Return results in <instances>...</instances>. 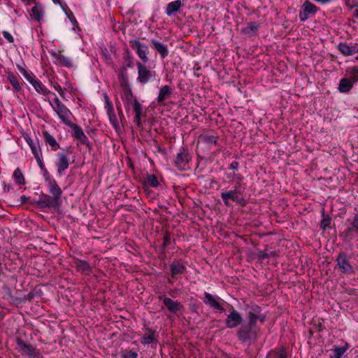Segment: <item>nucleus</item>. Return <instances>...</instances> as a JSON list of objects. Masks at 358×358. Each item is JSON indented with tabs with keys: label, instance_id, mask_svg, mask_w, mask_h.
<instances>
[{
	"label": "nucleus",
	"instance_id": "obj_1",
	"mask_svg": "<svg viewBox=\"0 0 358 358\" xmlns=\"http://www.w3.org/2000/svg\"><path fill=\"white\" fill-rule=\"evenodd\" d=\"M121 99L123 102L125 110L129 115L131 110L135 114L134 122L138 128H142L143 124L141 116L143 113V106L140 101L134 97L131 90H127L122 92Z\"/></svg>",
	"mask_w": 358,
	"mask_h": 358
},
{
	"label": "nucleus",
	"instance_id": "obj_2",
	"mask_svg": "<svg viewBox=\"0 0 358 358\" xmlns=\"http://www.w3.org/2000/svg\"><path fill=\"white\" fill-rule=\"evenodd\" d=\"M48 102L62 123L66 126L73 123L71 122V120L74 118L73 113L64 103L60 101L56 95L55 96L53 102L49 99Z\"/></svg>",
	"mask_w": 358,
	"mask_h": 358
},
{
	"label": "nucleus",
	"instance_id": "obj_3",
	"mask_svg": "<svg viewBox=\"0 0 358 358\" xmlns=\"http://www.w3.org/2000/svg\"><path fill=\"white\" fill-rule=\"evenodd\" d=\"M243 191V189H239L238 184H236L234 189L222 192L220 196L226 206H231L230 201H233L237 204L244 206L246 204V201L242 196Z\"/></svg>",
	"mask_w": 358,
	"mask_h": 358
},
{
	"label": "nucleus",
	"instance_id": "obj_4",
	"mask_svg": "<svg viewBox=\"0 0 358 358\" xmlns=\"http://www.w3.org/2000/svg\"><path fill=\"white\" fill-rule=\"evenodd\" d=\"M191 159L192 157L188 149L181 147L175 157L174 165L179 171H187L190 169L189 162Z\"/></svg>",
	"mask_w": 358,
	"mask_h": 358
},
{
	"label": "nucleus",
	"instance_id": "obj_5",
	"mask_svg": "<svg viewBox=\"0 0 358 358\" xmlns=\"http://www.w3.org/2000/svg\"><path fill=\"white\" fill-rule=\"evenodd\" d=\"M16 343L17 349L22 356H27L29 358H43L39 350L31 345L27 344L21 338H17Z\"/></svg>",
	"mask_w": 358,
	"mask_h": 358
},
{
	"label": "nucleus",
	"instance_id": "obj_6",
	"mask_svg": "<svg viewBox=\"0 0 358 358\" xmlns=\"http://www.w3.org/2000/svg\"><path fill=\"white\" fill-rule=\"evenodd\" d=\"M336 262L341 274L350 275L354 273V268L350 262V257L345 252H339Z\"/></svg>",
	"mask_w": 358,
	"mask_h": 358
},
{
	"label": "nucleus",
	"instance_id": "obj_7",
	"mask_svg": "<svg viewBox=\"0 0 358 358\" xmlns=\"http://www.w3.org/2000/svg\"><path fill=\"white\" fill-rule=\"evenodd\" d=\"M236 335L238 340L241 342L250 343L256 338V328L247 324H243L238 329Z\"/></svg>",
	"mask_w": 358,
	"mask_h": 358
},
{
	"label": "nucleus",
	"instance_id": "obj_8",
	"mask_svg": "<svg viewBox=\"0 0 358 358\" xmlns=\"http://www.w3.org/2000/svg\"><path fill=\"white\" fill-rule=\"evenodd\" d=\"M40 208H59L62 204V201H58L52 196L42 193L39 195L38 199L35 201Z\"/></svg>",
	"mask_w": 358,
	"mask_h": 358
},
{
	"label": "nucleus",
	"instance_id": "obj_9",
	"mask_svg": "<svg viewBox=\"0 0 358 358\" xmlns=\"http://www.w3.org/2000/svg\"><path fill=\"white\" fill-rule=\"evenodd\" d=\"M320 8L315 4L312 3L309 0H306L301 5L299 17L301 22H306L309 17L314 15Z\"/></svg>",
	"mask_w": 358,
	"mask_h": 358
},
{
	"label": "nucleus",
	"instance_id": "obj_10",
	"mask_svg": "<svg viewBox=\"0 0 358 358\" xmlns=\"http://www.w3.org/2000/svg\"><path fill=\"white\" fill-rule=\"evenodd\" d=\"M346 225L348 227L341 234V236L345 239L352 240L354 234H358V213L355 214L351 220H347Z\"/></svg>",
	"mask_w": 358,
	"mask_h": 358
},
{
	"label": "nucleus",
	"instance_id": "obj_11",
	"mask_svg": "<svg viewBox=\"0 0 358 358\" xmlns=\"http://www.w3.org/2000/svg\"><path fill=\"white\" fill-rule=\"evenodd\" d=\"M72 130L71 136L78 141V144L85 145L89 149L91 148V143L87 136L83 132L82 128L75 123H71L68 126Z\"/></svg>",
	"mask_w": 358,
	"mask_h": 358
},
{
	"label": "nucleus",
	"instance_id": "obj_12",
	"mask_svg": "<svg viewBox=\"0 0 358 358\" xmlns=\"http://www.w3.org/2000/svg\"><path fill=\"white\" fill-rule=\"evenodd\" d=\"M45 180L47 182L49 193L58 201H62L61 197L62 195V190L57 183L55 179L52 176H50L46 170L45 173Z\"/></svg>",
	"mask_w": 358,
	"mask_h": 358
},
{
	"label": "nucleus",
	"instance_id": "obj_13",
	"mask_svg": "<svg viewBox=\"0 0 358 358\" xmlns=\"http://www.w3.org/2000/svg\"><path fill=\"white\" fill-rule=\"evenodd\" d=\"M130 47L134 50L138 57L142 59L144 64L149 61L147 56L148 47L145 43H142L139 39H133L129 41Z\"/></svg>",
	"mask_w": 358,
	"mask_h": 358
},
{
	"label": "nucleus",
	"instance_id": "obj_14",
	"mask_svg": "<svg viewBox=\"0 0 358 358\" xmlns=\"http://www.w3.org/2000/svg\"><path fill=\"white\" fill-rule=\"evenodd\" d=\"M158 298L163 302L168 311L173 314H176L177 313L184 310L183 305L178 301H174L164 294L159 295Z\"/></svg>",
	"mask_w": 358,
	"mask_h": 358
},
{
	"label": "nucleus",
	"instance_id": "obj_15",
	"mask_svg": "<svg viewBox=\"0 0 358 358\" xmlns=\"http://www.w3.org/2000/svg\"><path fill=\"white\" fill-rule=\"evenodd\" d=\"M136 65L138 75L137 80L140 83L146 84L155 77L150 69L143 64L137 62Z\"/></svg>",
	"mask_w": 358,
	"mask_h": 358
},
{
	"label": "nucleus",
	"instance_id": "obj_16",
	"mask_svg": "<svg viewBox=\"0 0 358 358\" xmlns=\"http://www.w3.org/2000/svg\"><path fill=\"white\" fill-rule=\"evenodd\" d=\"M171 275L177 279L178 276L183 275L187 271V262L182 259H174L170 264Z\"/></svg>",
	"mask_w": 358,
	"mask_h": 358
},
{
	"label": "nucleus",
	"instance_id": "obj_17",
	"mask_svg": "<svg viewBox=\"0 0 358 358\" xmlns=\"http://www.w3.org/2000/svg\"><path fill=\"white\" fill-rule=\"evenodd\" d=\"M218 138L216 134L203 133L199 137L198 145H201L203 148L210 149L213 145H217Z\"/></svg>",
	"mask_w": 358,
	"mask_h": 358
},
{
	"label": "nucleus",
	"instance_id": "obj_18",
	"mask_svg": "<svg viewBox=\"0 0 358 358\" xmlns=\"http://www.w3.org/2000/svg\"><path fill=\"white\" fill-rule=\"evenodd\" d=\"M243 317L237 310H233L227 315L225 320V325L229 329H234L241 324Z\"/></svg>",
	"mask_w": 358,
	"mask_h": 358
},
{
	"label": "nucleus",
	"instance_id": "obj_19",
	"mask_svg": "<svg viewBox=\"0 0 358 358\" xmlns=\"http://www.w3.org/2000/svg\"><path fill=\"white\" fill-rule=\"evenodd\" d=\"M204 296L205 299L203 300V303L206 305L209 306L210 308L220 310L223 311L224 308L220 303V301H222V299L215 295H213L208 292H204Z\"/></svg>",
	"mask_w": 358,
	"mask_h": 358
},
{
	"label": "nucleus",
	"instance_id": "obj_20",
	"mask_svg": "<svg viewBox=\"0 0 358 358\" xmlns=\"http://www.w3.org/2000/svg\"><path fill=\"white\" fill-rule=\"evenodd\" d=\"M338 50L345 57L353 55L358 53V43H347L345 42L339 43Z\"/></svg>",
	"mask_w": 358,
	"mask_h": 358
},
{
	"label": "nucleus",
	"instance_id": "obj_21",
	"mask_svg": "<svg viewBox=\"0 0 358 358\" xmlns=\"http://www.w3.org/2000/svg\"><path fill=\"white\" fill-rule=\"evenodd\" d=\"M57 169V174L61 176L63 175L69 166V158L66 154L64 152L57 153V161L55 162Z\"/></svg>",
	"mask_w": 358,
	"mask_h": 358
},
{
	"label": "nucleus",
	"instance_id": "obj_22",
	"mask_svg": "<svg viewBox=\"0 0 358 358\" xmlns=\"http://www.w3.org/2000/svg\"><path fill=\"white\" fill-rule=\"evenodd\" d=\"M173 94V89L169 85H164L162 86L159 92L158 96L157 98V101L158 103L161 106L164 105V101L169 99Z\"/></svg>",
	"mask_w": 358,
	"mask_h": 358
},
{
	"label": "nucleus",
	"instance_id": "obj_23",
	"mask_svg": "<svg viewBox=\"0 0 358 358\" xmlns=\"http://www.w3.org/2000/svg\"><path fill=\"white\" fill-rule=\"evenodd\" d=\"M146 333L141 337V342L143 345H149L157 342L156 329L146 327Z\"/></svg>",
	"mask_w": 358,
	"mask_h": 358
},
{
	"label": "nucleus",
	"instance_id": "obj_24",
	"mask_svg": "<svg viewBox=\"0 0 358 358\" xmlns=\"http://www.w3.org/2000/svg\"><path fill=\"white\" fill-rule=\"evenodd\" d=\"M150 43L152 47L159 53L161 58L164 59L169 55L168 46L155 39H152Z\"/></svg>",
	"mask_w": 358,
	"mask_h": 358
},
{
	"label": "nucleus",
	"instance_id": "obj_25",
	"mask_svg": "<svg viewBox=\"0 0 358 358\" xmlns=\"http://www.w3.org/2000/svg\"><path fill=\"white\" fill-rule=\"evenodd\" d=\"M44 13L42 5L39 3H36L35 6L31 8L30 16L32 20L39 22L42 20Z\"/></svg>",
	"mask_w": 358,
	"mask_h": 358
},
{
	"label": "nucleus",
	"instance_id": "obj_26",
	"mask_svg": "<svg viewBox=\"0 0 358 358\" xmlns=\"http://www.w3.org/2000/svg\"><path fill=\"white\" fill-rule=\"evenodd\" d=\"M31 85L39 94L46 97H48V96L50 94L55 96V94L49 90L38 79H36L35 81H34Z\"/></svg>",
	"mask_w": 358,
	"mask_h": 358
},
{
	"label": "nucleus",
	"instance_id": "obj_27",
	"mask_svg": "<svg viewBox=\"0 0 358 358\" xmlns=\"http://www.w3.org/2000/svg\"><path fill=\"white\" fill-rule=\"evenodd\" d=\"M259 28V24L257 22H250L246 27L242 29L241 32L248 36H255Z\"/></svg>",
	"mask_w": 358,
	"mask_h": 358
},
{
	"label": "nucleus",
	"instance_id": "obj_28",
	"mask_svg": "<svg viewBox=\"0 0 358 358\" xmlns=\"http://www.w3.org/2000/svg\"><path fill=\"white\" fill-rule=\"evenodd\" d=\"M55 63L59 66H65L68 68H71L73 66L71 59L64 55L55 54Z\"/></svg>",
	"mask_w": 358,
	"mask_h": 358
},
{
	"label": "nucleus",
	"instance_id": "obj_29",
	"mask_svg": "<svg viewBox=\"0 0 358 358\" xmlns=\"http://www.w3.org/2000/svg\"><path fill=\"white\" fill-rule=\"evenodd\" d=\"M353 85V82L349 78H343L340 80L338 89L341 93H348L352 88Z\"/></svg>",
	"mask_w": 358,
	"mask_h": 358
},
{
	"label": "nucleus",
	"instance_id": "obj_30",
	"mask_svg": "<svg viewBox=\"0 0 358 358\" xmlns=\"http://www.w3.org/2000/svg\"><path fill=\"white\" fill-rule=\"evenodd\" d=\"M181 6L182 3L180 0L170 2L166 6L165 13L168 16H171L174 15L176 13H177L180 10Z\"/></svg>",
	"mask_w": 358,
	"mask_h": 358
},
{
	"label": "nucleus",
	"instance_id": "obj_31",
	"mask_svg": "<svg viewBox=\"0 0 358 358\" xmlns=\"http://www.w3.org/2000/svg\"><path fill=\"white\" fill-rule=\"evenodd\" d=\"M75 267L78 271L86 272L90 273L92 271V268L90 264L84 260L76 259L74 262Z\"/></svg>",
	"mask_w": 358,
	"mask_h": 358
},
{
	"label": "nucleus",
	"instance_id": "obj_32",
	"mask_svg": "<svg viewBox=\"0 0 358 358\" xmlns=\"http://www.w3.org/2000/svg\"><path fill=\"white\" fill-rule=\"evenodd\" d=\"M7 80L13 86V88L15 92H20L22 90V84L20 82L19 78L13 73L9 72L7 73Z\"/></svg>",
	"mask_w": 358,
	"mask_h": 358
},
{
	"label": "nucleus",
	"instance_id": "obj_33",
	"mask_svg": "<svg viewBox=\"0 0 358 358\" xmlns=\"http://www.w3.org/2000/svg\"><path fill=\"white\" fill-rule=\"evenodd\" d=\"M43 137L45 142L51 147L52 150L56 151L60 148L56 139L49 132L44 131Z\"/></svg>",
	"mask_w": 358,
	"mask_h": 358
},
{
	"label": "nucleus",
	"instance_id": "obj_34",
	"mask_svg": "<svg viewBox=\"0 0 358 358\" xmlns=\"http://www.w3.org/2000/svg\"><path fill=\"white\" fill-rule=\"evenodd\" d=\"M347 350L348 346H335L331 350V354L329 355V358H341L343 354L347 351Z\"/></svg>",
	"mask_w": 358,
	"mask_h": 358
},
{
	"label": "nucleus",
	"instance_id": "obj_35",
	"mask_svg": "<svg viewBox=\"0 0 358 358\" xmlns=\"http://www.w3.org/2000/svg\"><path fill=\"white\" fill-rule=\"evenodd\" d=\"M25 140L29 145L34 156L42 152L38 142L34 143L33 140L29 136L25 137Z\"/></svg>",
	"mask_w": 358,
	"mask_h": 358
},
{
	"label": "nucleus",
	"instance_id": "obj_36",
	"mask_svg": "<svg viewBox=\"0 0 358 358\" xmlns=\"http://www.w3.org/2000/svg\"><path fill=\"white\" fill-rule=\"evenodd\" d=\"M144 184L152 187H157L159 185V182L155 175L149 174L145 178Z\"/></svg>",
	"mask_w": 358,
	"mask_h": 358
},
{
	"label": "nucleus",
	"instance_id": "obj_37",
	"mask_svg": "<svg viewBox=\"0 0 358 358\" xmlns=\"http://www.w3.org/2000/svg\"><path fill=\"white\" fill-rule=\"evenodd\" d=\"M13 178L16 183L19 185H24L25 180L24 177L19 168H17L13 173Z\"/></svg>",
	"mask_w": 358,
	"mask_h": 358
},
{
	"label": "nucleus",
	"instance_id": "obj_38",
	"mask_svg": "<svg viewBox=\"0 0 358 358\" xmlns=\"http://www.w3.org/2000/svg\"><path fill=\"white\" fill-rule=\"evenodd\" d=\"M119 77L121 81V87L122 89V92H125L127 90H131L129 85L127 73H120Z\"/></svg>",
	"mask_w": 358,
	"mask_h": 358
},
{
	"label": "nucleus",
	"instance_id": "obj_39",
	"mask_svg": "<svg viewBox=\"0 0 358 358\" xmlns=\"http://www.w3.org/2000/svg\"><path fill=\"white\" fill-rule=\"evenodd\" d=\"M103 99H104V103H105L104 108L106 110L107 115L114 113L115 111H114V108H113V105L112 102L110 101V100L106 93H105L103 94Z\"/></svg>",
	"mask_w": 358,
	"mask_h": 358
},
{
	"label": "nucleus",
	"instance_id": "obj_40",
	"mask_svg": "<svg viewBox=\"0 0 358 358\" xmlns=\"http://www.w3.org/2000/svg\"><path fill=\"white\" fill-rule=\"evenodd\" d=\"M108 116L109 118V121H110V124L113 125L115 130L117 131V129H119L120 128V124H119L117 118L115 115V112L108 114Z\"/></svg>",
	"mask_w": 358,
	"mask_h": 358
},
{
	"label": "nucleus",
	"instance_id": "obj_41",
	"mask_svg": "<svg viewBox=\"0 0 358 358\" xmlns=\"http://www.w3.org/2000/svg\"><path fill=\"white\" fill-rule=\"evenodd\" d=\"M350 80L355 83L358 81V66H355L351 68V70L349 73Z\"/></svg>",
	"mask_w": 358,
	"mask_h": 358
},
{
	"label": "nucleus",
	"instance_id": "obj_42",
	"mask_svg": "<svg viewBox=\"0 0 358 358\" xmlns=\"http://www.w3.org/2000/svg\"><path fill=\"white\" fill-rule=\"evenodd\" d=\"M323 218L320 223V228L323 231H325L327 227H329L331 222V218L329 215H325L324 213H323Z\"/></svg>",
	"mask_w": 358,
	"mask_h": 358
},
{
	"label": "nucleus",
	"instance_id": "obj_43",
	"mask_svg": "<svg viewBox=\"0 0 358 358\" xmlns=\"http://www.w3.org/2000/svg\"><path fill=\"white\" fill-rule=\"evenodd\" d=\"M255 255L257 260L260 262H262L265 259L268 258L266 249H264V250L257 251Z\"/></svg>",
	"mask_w": 358,
	"mask_h": 358
},
{
	"label": "nucleus",
	"instance_id": "obj_44",
	"mask_svg": "<svg viewBox=\"0 0 358 358\" xmlns=\"http://www.w3.org/2000/svg\"><path fill=\"white\" fill-rule=\"evenodd\" d=\"M124 63L126 64L127 67L132 68L134 65V57L133 56L129 53V51H127V55L124 57Z\"/></svg>",
	"mask_w": 358,
	"mask_h": 358
},
{
	"label": "nucleus",
	"instance_id": "obj_45",
	"mask_svg": "<svg viewBox=\"0 0 358 358\" xmlns=\"http://www.w3.org/2000/svg\"><path fill=\"white\" fill-rule=\"evenodd\" d=\"M262 313V308L258 305H252L250 307L249 315H258Z\"/></svg>",
	"mask_w": 358,
	"mask_h": 358
},
{
	"label": "nucleus",
	"instance_id": "obj_46",
	"mask_svg": "<svg viewBox=\"0 0 358 358\" xmlns=\"http://www.w3.org/2000/svg\"><path fill=\"white\" fill-rule=\"evenodd\" d=\"M171 234L169 232H165L164 234V237H163V248L164 249H166L168 248V246L169 245L170 243H171Z\"/></svg>",
	"mask_w": 358,
	"mask_h": 358
},
{
	"label": "nucleus",
	"instance_id": "obj_47",
	"mask_svg": "<svg viewBox=\"0 0 358 358\" xmlns=\"http://www.w3.org/2000/svg\"><path fill=\"white\" fill-rule=\"evenodd\" d=\"M115 106H116V108L117 110L118 116H119L120 120L122 121V120H124V115L123 113V110L122 108L121 103L117 99L115 101Z\"/></svg>",
	"mask_w": 358,
	"mask_h": 358
},
{
	"label": "nucleus",
	"instance_id": "obj_48",
	"mask_svg": "<svg viewBox=\"0 0 358 358\" xmlns=\"http://www.w3.org/2000/svg\"><path fill=\"white\" fill-rule=\"evenodd\" d=\"M257 315H253L248 314V322L247 323V324L250 325V326L256 328L257 322Z\"/></svg>",
	"mask_w": 358,
	"mask_h": 358
},
{
	"label": "nucleus",
	"instance_id": "obj_49",
	"mask_svg": "<svg viewBox=\"0 0 358 358\" xmlns=\"http://www.w3.org/2000/svg\"><path fill=\"white\" fill-rule=\"evenodd\" d=\"M23 76L31 85L37 79L35 75L30 71H27Z\"/></svg>",
	"mask_w": 358,
	"mask_h": 358
},
{
	"label": "nucleus",
	"instance_id": "obj_50",
	"mask_svg": "<svg viewBox=\"0 0 358 358\" xmlns=\"http://www.w3.org/2000/svg\"><path fill=\"white\" fill-rule=\"evenodd\" d=\"M233 178L236 180V184H238L239 189L244 190L245 188L242 187V186H241V182L243 181V178H244L243 176L242 175H241L240 173H234Z\"/></svg>",
	"mask_w": 358,
	"mask_h": 358
},
{
	"label": "nucleus",
	"instance_id": "obj_51",
	"mask_svg": "<svg viewBox=\"0 0 358 358\" xmlns=\"http://www.w3.org/2000/svg\"><path fill=\"white\" fill-rule=\"evenodd\" d=\"M266 253H268V257H278L279 256V252L273 250L271 248L266 247Z\"/></svg>",
	"mask_w": 358,
	"mask_h": 358
},
{
	"label": "nucleus",
	"instance_id": "obj_52",
	"mask_svg": "<svg viewBox=\"0 0 358 358\" xmlns=\"http://www.w3.org/2000/svg\"><path fill=\"white\" fill-rule=\"evenodd\" d=\"M37 163H38V166L41 169H45V166H44V164H43V159H42V152L34 156Z\"/></svg>",
	"mask_w": 358,
	"mask_h": 358
},
{
	"label": "nucleus",
	"instance_id": "obj_53",
	"mask_svg": "<svg viewBox=\"0 0 358 358\" xmlns=\"http://www.w3.org/2000/svg\"><path fill=\"white\" fill-rule=\"evenodd\" d=\"M2 35L5 39L7 40V41L10 43H12L14 42V38L13 36L7 31H2Z\"/></svg>",
	"mask_w": 358,
	"mask_h": 358
},
{
	"label": "nucleus",
	"instance_id": "obj_54",
	"mask_svg": "<svg viewBox=\"0 0 358 358\" xmlns=\"http://www.w3.org/2000/svg\"><path fill=\"white\" fill-rule=\"evenodd\" d=\"M138 353L136 352L130 350L127 353L123 355L122 358H136Z\"/></svg>",
	"mask_w": 358,
	"mask_h": 358
},
{
	"label": "nucleus",
	"instance_id": "obj_55",
	"mask_svg": "<svg viewBox=\"0 0 358 358\" xmlns=\"http://www.w3.org/2000/svg\"><path fill=\"white\" fill-rule=\"evenodd\" d=\"M55 90L58 92L59 95L62 97H64L65 93H64V89H63L59 84H55L53 85Z\"/></svg>",
	"mask_w": 358,
	"mask_h": 358
},
{
	"label": "nucleus",
	"instance_id": "obj_56",
	"mask_svg": "<svg viewBox=\"0 0 358 358\" xmlns=\"http://www.w3.org/2000/svg\"><path fill=\"white\" fill-rule=\"evenodd\" d=\"M239 168V163L236 161L232 162L229 165V169L233 171H238Z\"/></svg>",
	"mask_w": 358,
	"mask_h": 358
},
{
	"label": "nucleus",
	"instance_id": "obj_57",
	"mask_svg": "<svg viewBox=\"0 0 358 358\" xmlns=\"http://www.w3.org/2000/svg\"><path fill=\"white\" fill-rule=\"evenodd\" d=\"M257 320L260 321L262 323H264L266 320V315L264 314H262V313H260L257 316Z\"/></svg>",
	"mask_w": 358,
	"mask_h": 358
},
{
	"label": "nucleus",
	"instance_id": "obj_58",
	"mask_svg": "<svg viewBox=\"0 0 358 358\" xmlns=\"http://www.w3.org/2000/svg\"><path fill=\"white\" fill-rule=\"evenodd\" d=\"M351 8H355V10H354V16L358 19V4H356V5H354L352 6H351Z\"/></svg>",
	"mask_w": 358,
	"mask_h": 358
},
{
	"label": "nucleus",
	"instance_id": "obj_59",
	"mask_svg": "<svg viewBox=\"0 0 358 358\" xmlns=\"http://www.w3.org/2000/svg\"><path fill=\"white\" fill-rule=\"evenodd\" d=\"M17 68L20 73L22 74V76L24 75L27 71L25 69H24L22 66L20 65H17Z\"/></svg>",
	"mask_w": 358,
	"mask_h": 358
},
{
	"label": "nucleus",
	"instance_id": "obj_60",
	"mask_svg": "<svg viewBox=\"0 0 358 358\" xmlns=\"http://www.w3.org/2000/svg\"><path fill=\"white\" fill-rule=\"evenodd\" d=\"M17 68L20 73L22 74V76L24 75L27 71L25 69H24L22 66L20 65H17Z\"/></svg>",
	"mask_w": 358,
	"mask_h": 358
},
{
	"label": "nucleus",
	"instance_id": "obj_61",
	"mask_svg": "<svg viewBox=\"0 0 358 358\" xmlns=\"http://www.w3.org/2000/svg\"><path fill=\"white\" fill-rule=\"evenodd\" d=\"M277 358H287L285 351H284V350L280 351L278 353Z\"/></svg>",
	"mask_w": 358,
	"mask_h": 358
},
{
	"label": "nucleus",
	"instance_id": "obj_62",
	"mask_svg": "<svg viewBox=\"0 0 358 358\" xmlns=\"http://www.w3.org/2000/svg\"><path fill=\"white\" fill-rule=\"evenodd\" d=\"M127 66H121L120 73L125 74V73H127Z\"/></svg>",
	"mask_w": 358,
	"mask_h": 358
},
{
	"label": "nucleus",
	"instance_id": "obj_63",
	"mask_svg": "<svg viewBox=\"0 0 358 358\" xmlns=\"http://www.w3.org/2000/svg\"><path fill=\"white\" fill-rule=\"evenodd\" d=\"M23 3H24L27 5H29L31 3L35 2L36 0H21Z\"/></svg>",
	"mask_w": 358,
	"mask_h": 358
},
{
	"label": "nucleus",
	"instance_id": "obj_64",
	"mask_svg": "<svg viewBox=\"0 0 358 358\" xmlns=\"http://www.w3.org/2000/svg\"><path fill=\"white\" fill-rule=\"evenodd\" d=\"M22 203H24L27 200V197L24 195L20 197Z\"/></svg>",
	"mask_w": 358,
	"mask_h": 358
}]
</instances>
